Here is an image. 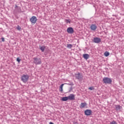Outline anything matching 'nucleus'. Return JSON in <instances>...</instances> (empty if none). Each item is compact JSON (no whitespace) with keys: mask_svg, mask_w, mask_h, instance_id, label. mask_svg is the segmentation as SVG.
<instances>
[{"mask_svg":"<svg viewBox=\"0 0 124 124\" xmlns=\"http://www.w3.org/2000/svg\"><path fill=\"white\" fill-rule=\"evenodd\" d=\"M30 78V77L28 75H23L21 77V80L23 83H26Z\"/></svg>","mask_w":124,"mask_h":124,"instance_id":"nucleus-1","label":"nucleus"},{"mask_svg":"<svg viewBox=\"0 0 124 124\" xmlns=\"http://www.w3.org/2000/svg\"><path fill=\"white\" fill-rule=\"evenodd\" d=\"M33 63L35 64V65H40L42 63V60L40 58H37L36 57H34L33 58Z\"/></svg>","mask_w":124,"mask_h":124,"instance_id":"nucleus-2","label":"nucleus"},{"mask_svg":"<svg viewBox=\"0 0 124 124\" xmlns=\"http://www.w3.org/2000/svg\"><path fill=\"white\" fill-rule=\"evenodd\" d=\"M103 81L105 84H111L112 82V80L109 78H104L103 79Z\"/></svg>","mask_w":124,"mask_h":124,"instance_id":"nucleus-3","label":"nucleus"},{"mask_svg":"<svg viewBox=\"0 0 124 124\" xmlns=\"http://www.w3.org/2000/svg\"><path fill=\"white\" fill-rule=\"evenodd\" d=\"M30 21L31 24L34 25L36 24V23L37 21V18L36 16H32L30 19Z\"/></svg>","mask_w":124,"mask_h":124,"instance_id":"nucleus-4","label":"nucleus"},{"mask_svg":"<svg viewBox=\"0 0 124 124\" xmlns=\"http://www.w3.org/2000/svg\"><path fill=\"white\" fill-rule=\"evenodd\" d=\"M68 100H75V95L74 94H70L67 96Z\"/></svg>","mask_w":124,"mask_h":124,"instance_id":"nucleus-5","label":"nucleus"},{"mask_svg":"<svg viewBox=\"0 0 124 124\" xmlns=\"http://www.w3.org/2000/svg\"><path fill=\"white\" fill-rule=\"evenodd\" d=\"M101 40L100 38L94 37L93 38V42L96 44H99L101 43Z\"/></svg>","mask_w":124,"mask_h":124,"instance_id":"nucleus-6","label":"nucleus"},{"mask_svg":"<svg viewBox=\"0 0 124 124\" xmlns=\"http://www.w3.org/2000/svg\"><path fill=\"white\" fill-rule=\"evenodd\" d=\"M67 33H68L69 34H73V33H74V30L73 28L69 27L67 29Z\"/></svg>","mask_w":124,"mask_h":124,"instance_id":"nucleus-7","label":"nucleus"},{"mask_svg":"<svg viewBox=\"0 0 124 124\" xmlns=\"http://www.w3.org/2000/svg\"><path fill=\"white\" fill-rule=\"evenodd\" d=\"M85 114L87 116H90L92 114V110L91 109H87L85 110Z\"/></svg>","mask_w":124,"mask_h":124,"instance_id":"nucleus-8","label":"nucleus"},{"mask_svg":"<svg viewBox=\"0 0 124 124\" xmlns=\"http://www.w3.org/2000/svg\"><path fill=\"white\" fill-rule=\"evenodd\" d=\"M90 28L92 31H94L96 30L97 27L95 24H92Z\"/></svg>","mask_w":124,"mask_h":124,"instance_id":"nucleus-9","label":"nucleus"},{"mask_svg":"<svg viewBox=\"0 0 124 124\" xmlns=\"http://www.w3.org/2000/svg\"><path fill=\"white\" fill-rule=\"evenodd\" d=\"M82 75L80 73L75 74V77L77 79H80L81 78Z\"/></svg>","mask_w":124,"mask_h":124,"instance_id":"nucleus-10","label":"nucleus"},{"mask_svg":"<svg viewBox=\"0 0 124 124\" xmlns=\"http://www.w3.org/2000/svg\"><path fill=\"white\" fill-rule=\"evenodd\" d=\"M83 57L85 60H87L90 58V55L88 54H83Z\"/></svg>","mask_w":124,"mask_h":124,"instance_id":"nucleus-11","label":"nucleus"},{"mask_svg":"<svg viewBox=\"0 0 124 124\" xmlns=\"http://www.w3.org/2000/svg\"><path fill=\"white\" fill-rule=\"evenodd\" d=\"M65 84H67V83H63V84H62L60 86L59 90L61 93H62L63 92V87L64 85H65Z\"/></svg>","mask_w":124,"mask_h":124,"instance_id":"nucleus-12","label":"nucleus"},{"mask_svg":"<svg viewBox=\"0 0 124 124\" xmlns=\"http://www.w3.org/2000/svg\"><path fill=\"white\" fill-rule=\"evenodd\" d=\"M87 105V103H81L80 104V108H84L85 107H86Z\"/></svg>","mask_w":124,"mask_h":124,"instance_id":"nucleus-13","label":"nucleus"},{"mask_svg":"<svg viewBox=\"0 0 124 124\" xmlns=\"http://www.w3.org/2000/svg\"><path fill=\"white\" fill-rule=\"evenodd\" d=\"M115 109L116 111H120L121 110V108H122V107L119 105H116L115 106Z\"/></svg>","mask_w":124,"mask_h":124,"instance_id":"nucleus-14","label":"nucleus"},{"mask_svg":"<svg viewBox=\"0 0 124 124\" xmlns=\"http://www.w3.org/2000/svg\"><path fill=\"white\" fill-rule=\"evenodd\" d=\"M45 49H46L45 46H40V49L41 50L42 52H44L45 51Z\"/></svg>","mask_w":124,"mask_h":124,"instance_id":"nucleus-15","label":"nucleus"},{"mask_svg":"<svg viewBox=\"0 0 124 124\" xmlns=\"http://www.w3.org/2000/svg\"><path fill=\"white\" fill-rule=\"evenodd\" d=\"M68 100V96L63 97L62 98V101H67Z\"/></svg>","mask_w":124,"mask_h":124,"instance_id":"nucleus-16","label":"nucleus"},{"mask_svg":"<svg viewBox=\"0 0 124 124\" xmlns=\"http://www.w3.org/2000/svg\"><path fill=\"white\" fill-rule=\"evenodd\" d=\"M109 55H110V53L106 51L104 53V56L106 57H108V56H109Z\"/></svg>","mask_w":124,"mask_h":124,"instance_id":"nucleus-17","label":"nucleus"},{"mask_svg":"<svg viewBox=\"0 0 124 124\" xmlns=\"http://www.w3.org/2000/svg\"><path fill=\"white\" fill-rule=\"evenodd\" d=\"M65 22H66V24H71L70 19H65Z\"/></svg>","mask_w":124,"mask_h":124,"instance_id":"nucleus-18","label":"nucleus"},{"mask_svg":"<svg viewBox=\"0 0 124 124\" xmlns=\"http://www.w3.org/2000/svg\"><path fill=\"white\" fill-rule=\"evenodd\" d=\"M72 47H73V46L71 44H67V48H72Z\"/></svg>","mask_w":124,"mask_h":124,"instance_id":"nucleus-19","label":"nucleus"},{"mask_svg":"<svg viewBox=\"0 0 124 124\" xmlns=\"http://www.w3.org/2000/svg\"><path fill=\"white\" fill-rule=\"evenodd\" d=\"M110 124H118V123L116 121H113L110 123Z\"/></svg>","mask_w":124,"mask_h":124,"instance_id":"nucleus-20","label":"nucleus"},{"mask_svg":"<svg viewBox=\"0 0 124 124\" xmlns=\"http://www.w3.org/2000/svg\"><path fill=\"white\" fill-rule=\"evenodd\" d=\"M16 62H18V63H20L21 62V59H20L19 58H16Z\"/></svg>","mask_w":124,"mask_h":124,"instance_id":"nucleus-21","label":"nucleus"},{"mask_svg":"<svg viewBox=\"0 0 124 124\" xmlns=\"http://www.w3.org/2000/svg\"><path fill=\"white\" fill-rule=\"evenodd\" d=\"M16 29L18 30V31H20L21 28V27L19 26H18L17 27H16Z\"/></svg>","mask_w":124,"mask_h":124,"instance_id":"nucleus-22","label":"nucleus"},{"mask_svg":"<svg viewBox=\"0 0 124 124\" xmlns=\"http://www.w3.org/2000/svg\"><path fill=\"white\" fill-rule=\"evenodd\" d=\"M89 90L92 91L94 90V88L93 87H90L89 88Z\"/></svg>","mask_w":124,"mask_h":124,"instance_id":"nucleus-23","label":"nucleus"},{"mask_svg":"<svg viewBox=\"0 0 124 124\" xmlns=\"http://www.w3.org/2000/svg\"><path fill=\"white\" fill-rule=\"evenodd\" d=\"M1 41H2V42H4L5 41V39H4V38H1Z\"/></svg>","mask_w":124,"mask_h":124,"instance_id":"nucleus-24","label":"nucleus"},{"mask_svg":"<svg viewBox=\"0 0 124 124\" xmlns=\"http://www.w3.org/2000/svg\"><path fill=\"white\" fill-rule=\"evenodd\" d=\"M73 90L72 87L70 88V90L69 91V92H71Z\"/></svg>","mask_w":124,"mask_h":124,"instance_id":"nucleus-25","label":"nucleus"},{"mask_svg":"<svg viewBox=\"0 0 124 124\" xmlns=\"http://www.w3.org/2000/svg\"><path fill=\"white\" fill-rule=\"evenodd\" d=\"M49 124H54L53 123H52V122H50Z\"/></svg>","mask_w":124,"mask_h":124,"instance_id":"nucleus-26","label":"nucleus"},{"mask_svg":"<svg viewBox=\"0 0 124 124\" xmlns=\"http://www.w3.org/2000/svg\"><path fill=\"white\" fill-rule=\"evenodd\" d=\"M17 5H16V6H15V8H17Z\"/></svg>","mask_w":124,"mask_h":124,"instance_id":"nucleus-27","label":"nucleus"}]
</instances>
